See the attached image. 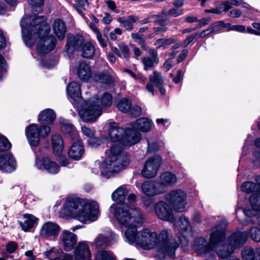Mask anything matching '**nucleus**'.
Masks as SVG:
<instances>
[{
    "mask_svg": "<svg viewBox=\"0 0 260 260\" xmlns=\"http://www.w3.org/2000/svg\"><path fill=\"white\" fill-rule=\"evenodd\" d=\"M109 138L112 144L106 151L108 159L105 167L109 173L121 171L129 163V158L123 150L140 142L141 134L132 127L124 129L115 122H109Z\"/></svg>",
    "mask_w": 260,
    "mask_h": 260,
    "instance_id": "obj_1",
    "label": "nucleus"
},
{
    "mask_svg": "<svg viewBox=\"0 0 260 260\" xmlns=\"http://www.w3.org/2000/svg\"><path fill=\"white\" fill-rule=\"evenodd\" d=\"M46 21V16L34 15L24 17L20 21L22 37L26 46L31 47L39 37L37 50L40 54L52 51L56 43L55 38L49 35L50 27Z\"/></svg>",
    "mask_w": 260,
    "mask_h": 260,
    "instance_id": "obj_2",
    "label": "nucleus"
},
{
    "mask_svg": "<svg viewBox=\"0 0 260 260\" xmlns=\"http://www.w3.org/2000/svg\"><path fill=\"white\" fill-rule=\"evenodd\" d=\"M140 237L138 246L146 250L156 249L155 260H162L166 256L175 257L178 244L175 240L169 238L168 230H162L158 236L156 232L144 229L140 231Z\"/></svg>",
    "mask_w": 260,
    "mask_h": 260,
    "instance_id": "obj_3",
    "label": "nucleus"
},
{
    "mask_svg": "<svg viewBox=\"0 0 260 260\" xmlns=\"http://www.w3.org/2000/svg\"><path fill=\"white\" fill-rule=\"evenodd\" d=\"M130 209L112 205L110 211L120 224L128 228L124 234L125 241L129 244L138 246L140 232H138L137 229L142 224L143 216L139 208L133 206Z\"/></svg>",
    "mask_w": 260,
    "mask_h": 260,
    "instance_id": "obj_4",
    "label": "nucleus"
},
{
    "mask_svg": "<svg viewBox=\"0 0 260 260\" xmlns=\"http://www.w3.org/2000/svg\"><path fill=\"white\" fill-rule=\"evenodd\" d=\"M61 213L66 217H72L83 223L92 222L98 219L99 206L95 201L87 202L78 198H69Z\"/></svg>",
    "mask_w": 260,
    "mask_h": 260,
    "instance_id": "obj_5",
    "label": "nucleus"
},
{
    "mask_svg": "<svg viewBox=\"0 0 260 260\" xmlns=\"http://www.w3.org/2000/svg\"><path fill=\"white\" fill-rule=\"evenodd\" d=\"M112 96L108 92L104 93L100 99L96 96L85 102L79 110V115L85 122H93L102 114V108L111 105Z\"/></svg>",
    "mask_w": 260,
    "mask_h": 260,
    "instance_id": "obj_6",
    "label": "nucleus"
},
{
    "mask_svg": "<svg viewBox=\"0 0 260 260\" xmlns=\"http://www.w3.org/2000/svg\"><path fill=\"white\" fill-rule=\"evenodd\" d=\"M225 234L221 230H215L210 235L209 242L203 238L194 240L192 249L199 255L206 257H212L211 252L215 247H218L225 239Z\"/></svg>",
    "mask_w": 260,
    "mask_h": 260,
    "instance_id": "obj_7",
    "label": "nucleus"
},
{
    "mask_svg": "<svg viewBox=\"0 0 260 260\" xmlns=\"http://www.w3.org/2000/svg\"><path fill=\"white\" fill-rule=\"evenodd\" d=\"M247 240L246 232L234 233L229 238L228 243L226 245H223L221 243L219 246V249H216L217 254L221 258H225L233 253L236 249L243 246Z\"/></svg>",
    "mask_w": 260,
    "mask_h": 260,
    "instance_id": "obj_8",
    "label": "nucleus"
},
{
    "mask_svg": "<svg viewBox=\"0 0 260 260\" xmlns=\"http://www.w3.org/2000/svg\"><path fill=\"white\" fill-rule=\"evenodd\" d=\"M50 127L46 125L39 127L36 124H31L25 128V135L28 142L32 147H37L40 141V138L47 137L50 133Z\"/></svg>",
    "mask_w": 260,
    "mask_h": 260,
    "instance_id": "obj_9",
    "label": "nucleus"
},
{
    "mask_svg": "<svg viewBox=\"0 0 260 260\" xmlns=\"http://www.w3.org/2000/svg\"><path fill=\"white\" fill-rule=\"evenodd\" d=\"M172 209L176 212H183L186 210L187 196L181 189H174L170 192L167 198Z\"/></svg>",
    "mask_w": 260,
    "mask_h": 260,
    "instance_id": "obj_10",
    "label": "nucleus"
},
{
    "mask_svg": "<svg viewBox=\"0 0 260 260\" xmlns=\"http://www.w3.org/2000/svg\"><path fill=\"white\" fill-rule=\"evenodd\" d=\"M162 164V158L159 155L149 157L144 164L141 171L142 175L146 178L155 177Z\"/></svg>",
    "mask_w": 260,
    "mask_h": 260,
    "instance_id": "obj_11",
    "label": "nucleus"
},
{
    "mask_svg": "<svg viewBox=\"0 0 260 260\" xmlns=\"http://www.w3.org/2000/svg\"><path fill=\"white\" fill-rule=\"evenodd\" d=\"M174 229L179 232L178 238L180 243L186 246L188 244V237L191 235V228L188 219L184 216H181L179 219L174 224Z\"/></svg>",
    "mask_w": 260,
    "mask_h": 260,
    "instance_id": "obj_12",
    "label": "nucleus"
},
{
    "mask_svg": "<svg viewBox=\"0 0 260 260\" xmlns=\"http://www.w3.org/2000/svg\"><path fill=\"white\" fill-rule=\"evenodd\" d=\"M84 40L82 36L80 35H73L68 34L64 51L70 58L73 57L74 52L79 51L83 44Z\"/></svg>",
    "mask_w": 260,
    "mask_h": 260,
    "instance_id": "obj_13",
    "label": "nucleus"
},
{
    "mask_svg": "<svg viewBox=\"0 0 260 260\" xmlns=\"http://www.w3.org/2000/svg\"><path fill=\"white\" fill-rule=\"evenodd\" d=\"M61 228L56 222L47 221L41 226L40 235L44 239L48 240H55L60 232Z\"/></svg>",
    "mask_w": 260,
    "mask_h": 260,
    "instance_id": "obj_14",
    "label": "nucleus"
},
{
    "mask_svg": "<svg viewBox=\"0 0 260 260\" xmlns=\"http://www.w3.org/2000/svg\"><path fill=\"white\" fill-rule=\"evenodd\" d=\"M155 212L160 220L170 222L175 221L172 209L164 201H160L155 204Z\"/></svg>",
    "mask_w": 260,
    "mask_h": 260,
    "instance_id": "obj_15",
    "label": "nucleus"
},
{
    "mask_svg": "<svg viewBox=\"0 0 260 260\" xmlns=\"http://www.w3.org/2000/svg\"><path fill=\"white\" fill-rule=\"evenodd\" d=\"M78 78L87 82L93 77L90 66L84 60L79 61L74 68Z\"/></svg>",
    "mask_w": 260,
    "mask_h": 260,
    "instance_id": "obj_16",
    "label": "nucleus"
},
{
    "mask_svg": "<svg viewBox=\"0 0 260 260\" xmlns=\"http://www.w3.org/2000/svg\"><path fill=\"white\" fill-rule=\"evenodd\" d=\"M59 239L61 242L63 249L66 251L72 250L77 244V236L69 230H63L60 235Z\"/></svg>",
    "mask_w": 260,
    "mask_h": 260,
    "instance_id": "obj_17",
    "label": "nucleus"
},
{
    "mask_svg": "<svg viewBox=\"0 0 260 260\" xmlns=\"http://www.w3.org/2000/svg\"><path fill=\"white\" fill-rule=\"evenodd\" d=\"M37 168L40 170H45L48 173L55 174L59 171V167L57 164L52 161L48 157L43 159L37 158L36 161Z\"/></svg>",
    "mask_w": 260,
    "mask_h": 260,
    "instance_id": "obj_18",
    "label": "nucleus"
},
{
    "mask_svg": "<svg viewBox=\"0 0 260 260\" xmlns=\"http://www.w3.org/2000/svg\"><path fill=\"white\" fill-rule=\"evenodd\" d=\"M142 191L146 196L153 197L163 193L165 190L164 187L156 182L146 181L141 185Z\"/></svg>",
    "mask_w": 260,
    "mask_h": 260,
    "instance_id": "obj_19",
    "label": "nucleus"
},
{
    "mask_svg": "<svg viewBox=\"0 0 260 260\" xmlns=\"http://www.w3.org/2000/svg\"><path fill=\"white\" fill-rule=\"evenodd\" d=\"M16 161L12 154L7 153L0 154V169L6 173H10L16 168Z\"/></svg>",
    "mask_w": 260,
    "mask_h": 260,
    "instance_id": "obj_20",
    "label": "nucleus"
},
{
    "mask_svg": "<svg viewBox=\"0 0 260 260\" xmlns=\"http://www.w3.org/2000/svg\"><path fill=\"white\" fill-rule=\"evenodd\" d=\"M149 82L146 85V88L148 92L152 93V95L154 94L153 86L152 85L153 83L159 88L161 94L165 93V89L162 86L164 80L160 73L154 71L153 74L149 76Z\"/></svg>",
    "mask_w": 260,
    "mask_h": 260,
    "instance_id": "obj_21",
    "label": "nucleus"
},
{
    "mask_svg": "<svg viewBox=\"0 0 260 260\" xmlns=\"http://www.w3.org/2000/svg\"><path fill=\"white\" fill-rule=\"evenodd\" d=\"M76 260H90L91 253L86 241L79 242L74 251Z\"/></svg>",
    "mask_w": 260,
    "mask_h": 260,
    "instance_id": "obj_22",
    "label": "nucleus"
},
{
    "mask_svg": "<svg viewBox=\"0 0 260 260\" xmlns=\"http://www.w3.org/2000/svg\"><path fill=\"white\" fill-rule=\"evenodd\" d=\"M74 140L68 151V154L71 158L78 160L82 158L84 153V147L80 139L77 138Z\"/></svg>",
    "mask_w": 260,
    "mask_h": 260,
    "instance_id": "obj_23",
    "label": "nucleus"
},
{
    "mask_svg": "<svg viewBox=\"0 0 260 260\" xmlns=\"http://www.w3.org/2000/svg\"><path fill=\"white\" fill-rule=\"evenodd\" d=\"M249 201L252 210L245 209L243 210L244 214L247 216H259L260 213L258 215L256 212H260V193L253 194L249 198Z\"/></svg>",
    "mask_w": 260,
    "mask_h": 260,
    "instance_id": "obj_24",
    "label": "nucleus"
},
{
    "mask_svg": "<svg viewBox=\"0 0 260 260\" xmlns=\"http://www.w3.org/2000/svg\"><path fill=\"white\" fill-rule=\"evenodd\" d=\"M153 122L147 118H141L136 120L131 124V126L135 131L146 133L151 131Z\"/></svg>",
    "mask_w": 260,
    "mask_h": 260,
    "instance_id": "obj_25",
    "label": "nucleus"
},
{
    "mask_svg": "<svg viewBox=\"0 0 260 260\" xmlns=\"http://www.w3.org/2000/svg\"><path fill=\"white\" fill-rule=\"evenodd\" d=\"M54 34L59 40L64 39L67 32V27L64 22L60 19H56L54 21L52 26Z\"/></svg>",
    "mask_w": 260,
    "mask_h": 260,
    "instance_id": "obj_26",
    "label": "nucleus"
},
{
    "mask_svg": "<svg viewBox=\"0 0 260 260\" xmlns=\"http://www.w3.org/2000/svg\"><path fill=\"white\" fill-rule=\"evenodd\" d=\"M106 155L107 154H106ZM106 159L101 164L99 161H96L94 165V167L92 168L91 170L93 173L98 174L100 172L102 176L108 178L113 176L115 174L119 173L120 171L109 172V173L108 169H107L105 167L106 161H107L108 159L107 155H106Z\"/></svg>",
    "mask_w": 260,
    "mask_h": 260,
    "instance_id": "obj_27",
    "label": "nucleus"
},
{
    "mask_svg": "<svg viewBox=\"0 0 260 260\" xmlns=\"http://www.w3.org/2000/svg\"><path fill=\"white\" fill-rule=\"evenodd\" d=\"M80 86V84L75 81L71 82L68 86V93L75 101L80 99L81 96Z\"/></svg>",
    "mask_w": 260,
    "mask_h": 260,
    "instance_id": "obj_28",
    "label": "nucleus"
},
{
    "mask_svg": "<svg viewBox=\"0 0 260 260\" xmlns=\"http://www.w3.org/2000/svg\"><path fill=\"white\" fill-rule=\"evenodd\" d=\"M56 118V114L51 109H46L43 111L39 116V121L42 123L50 124L53 122Z\"/></svg>",
    "mask_w": 260,
    "mask_h": 260,
    "instance_id": "obj_29",
    "label": "nucleus"
},
{
    "mask_svg": "<svg viewBox=\"0 0 260 260\" xmlns=\"http://www.w3.org/2000/svg\"><path fill=\"white\" fill-rule=\"evenodd\" d=\"M177 180V179L175 174L166 172L161 174L159 184L162 187L171 186L176 183Z\"/></svg>",
    "mask_w": 260,
    "mask_h": 260,
    "instance_id": "obj_30",
    "label": "nucleus"
},
{
    "mask_svg": "<svg viewBox=\"0 0 260 260\" xmlns=\"http://www.w3.org/2000/svg\"><path fill=\"white\" fill-rule=\"evenodd\" d=\"M51 144L54 153L56 155L60 154L64 148V143L61 137L57 134L52 135Z\"/></svg>",
    "mask_w": 260,
    "mask_h": 260,
    "instance_id": "obj_31",
    "label": "nucleus"
},
{
    "mask_svg": "<svg viewBox=\"0 0 260 260\" xmlns=\"http://www.w3.org/2000/svg\"><path fill=\"white\" fill-rule=\"evenodd\" d=\"M128 192V190L125 186H121L113 192L112 199L114 201L122 204L125 200Z\"/></svg>",
    "mask_w": 260,
    "mask_h": 260,
    "instance_id": "obj_32",
    "label": "nucleus"
},
{
    "mask_svg": "<svg viewBox=\"0 0 260 260\" xmlns=\"http://www.w3.org/2000/svg\"><path fill=\"white\" fill-rule=\"evenodd\" d=\"M112 243L110 239L103 234L98 235L94 241L91 243L96 248H105L111 245Z\"/></svg>",
    "mask_w": 260,
    "mask_h": 260,
    "instance_id": "obj_33",
    "label": "nucleus"
},
{
    "mask_svg": "<svg viewBox=\"0 0 260 260\" xmlns=\"http://www.w3.org/2000/svg\"><path fill=\"white\" fill-rule=\"evenodd\" d=\"M23 217L25 219L24 221H19V223L22 229L27 232L33 227L34 224L38 221V218L31 214H24Z\"/></svg>",
    "mask_w": 260,
    "mask_h": 260,
    "instance_id": "obj_34",
    "label": "nucleus"
},
{
    "mask_svg": "<svg viewBox=\"0 0 260 260\" xmlns=\"http://www.w3.org/2000/svg\"><path fill=\"white\" fill-rule=\"evenodd\" d=\"M78 51L81 53L84 58H91L94 54L95 49L93 45L89 42H84Z\"/></svg>",
    "mask_w": 260,
    "mask_h": 260,
    "instance_id": "obj_35",
    "label": "nucleus"
},
{
    "mask_svg": "<svg viewBox=\"0 0 260 260\" xmlns=\"http://www.w3.org/2000/svg\"><path fill=\"white\" fill-rule=\"evenodd\" d=\"M95 260H116V257L111 251L99 250L94 254Z\"/></svg>",
    "mask_w": 260,
    "mask_h": 260,
    "instance_id": "obj_36",
    "label": "nucleus"
},
{
    "mask_svg": "<svg viewBox=\"0 0 260 260\" xmlns=\"http://www.w3.org/2000/svg\"><path fill=\"white\" fill-rule=\"evenodd\" d=\"M176 42L177 39L174 37L169 38H164L156 40L154 45L157 49L163 48L165 49L169 48L171 45L176 43Z\"/></svg>",
    "mask_w": 260,
    "mask_h": 260,
    "instance_id": "obj_37",
    "label": "nucleus"
},
{
    "mask_svg": "<svg viewBox=\"0 0 260 260\" xmlns=\"http://www.w3.org/2000/svg\"><path fill=\"white\" fill-rule=\"evenodd\" d=\"M61 128L64 133L68 134L72 138L73 140L78 138L77 132L75 129L74 126L69 122L63 120Z\"/></svg>",
    "mask_w": 260,
    "mask_h": 260,
    "instance_id": "obj_38",
    "label": "nucleus"
},
{
    "mask_svg": "<svg viewBox=\"0 0 260 260\" xmlns=\"http://www.w3.org/2000/svg\"><path fill=\"white\" fill-rule=\"evenodd\" d=\"M92 79L95 82L110 84L113 82V79L109 74L105 73L98 72L93 75Z\"/></svg>",
    "mask_w": 260,
    "mask_h": 260,
    "instance_id": "obj_39",
    "label": "nucleus"
},
{
    "mask_svg": "<svg viewBox=\"0 0 260 260\" xmlns=\"http://www.w3.org/2000/svg\"><path fill=\"white\" fill-rule=\"evenodd\" d=\"M127 203H126L124 204H123V205H118V204H113V205H115L117 206L118 207H122V208L123 207L125 209H126L127 210H131L130 208L133 206L135 207V208H137V207H136L133 204V203H135L136 201V196L135 194H134V193L129 194L127 197ZM138 208H139L141 211V210L139 207H138Z\"/></svg>",
    "mask_w": 260,
    "mask_h": 260,
    "instance_id": "obj_40",
    "label": "nucleus"
},
{
    "mask_svg": "<svg viewBox=\"0 0 260 260\" xmlns=\"http://www.w3.org/2000/svg\"><path fill=\"white\" fill-rule=\"evenodd\" d=\"M243 260H254L255 252L254 249L250 247H245L241 252Z\"/></svg>",
    "mask_w": 260,
    "mask_h": 260,
    "instance_id": "obj_41",
    "label": "nucleus"
},
{
    "mask_svg": "<svg viewBox=\"0 0 260 260\" xmlns=\"http://www.w3.org/2000/svg\"><path fill=\"white\" fill-rule=\"evenodd\" d=\"M259 186L252 182H245L242 184L241 190L246 193H250L253 191H258Z\"/></svg>",
    "mask_w": 260,
    "mask_h": 260,
    "instance_id": "obj_42",
    "label": "nucleus"
},
{
    "mask_svg": "<svg viewBox=\"0 0 260 260\" xmlns=\"http://www.w3.org/2000/svg\"><path fill=\"white\" fill-rule=\"evenodd\" d=\"M117 108L122 112H128L131 108V102L126 98H123L118 103Z\"/></svg>",
    "mask_w": 260,
    "mask_h": 260,
    "instance_id": "obj_43",
    "label": "nucleus"
},
{
    "mask_svg": "<svg viewBox=\"0 0 260 260\" xmlns=\"http://www.w3.org/2000/svg\"><path fill=\"white\" fill-rule=\"evenodd\" d=\"M62 251L56 248H52L45 252L46 256L50 260H57L61 256Z\"/></svg>",
    "mask_w": 260,
    "mask_h": 260,
    "instance_id": "obj_44",
    "label": "nucleus"
},
{
    "mask_svg": "<svg viewBox=\"0 0 260 260\" xmlns=\"http://www.w3.org/2000/svg\"><path fill=\"white\" fill-rule=\"evenodd\" d=\"M76 3L73 5L74 8L78 12V13L82 16H84L83 10L85 9L84 7L86 5H88L87 0H75Z\"/></svg>",
    "mask_w": 260,
    "mask_h": 260,
    "instance_id": "obj_45",
    "label": "nucleus"
},
{
    "mask_svg": "<svg viewBox=\"0 0 260 260\" xmlns=\"http://www.w3.org/2000/svg\"><path fill=\"white\" fill-rule=\"evenodd\" d=\"M131 37L137 43L141 45L143 49H147V45L143 35H140L139 33H133L131 34Z\"/></svg>",
    "mask_w": 260,
    "mask_h": 260,
    "instance_id": "obj_46",
    "label": "nucleus"
},
{
    "mask_svg": "<svg viewBox=\"0 0 260 260\" xmlns=\"http://www.w3.org/2000/svg\"><path fill=\"white\" fill-rule=\"evenodd\" d=\"M11 144L6 137L0 135V151H5L10 149Z\"/></svg>",
    "mask_w": 260,
    "mask_h": 260,
    "instance_id": "obj_47",
    "label": "nucleus"
},
{
    "mask_svg": "<svg viewBox=\"0 0 260 260\" xmlns=\"http://www.w3.org/2000/svg\"><path fill=\"white\" fill-rule=\"evenodd\" d=\"M142 201L144 207L148 212H152L153 211L154 207L155 206H154L153 201L152 199L144 197L142 198Z\"/></svg>",
    "mask_w": 260,
    "mask_h": 260,
    "instance_id": "obj_48",
    "label": "nucleus"
},
{
    "mask_svg": "<svg viewBox=\"0 0 260 260\" xmlns=\"http://www.w3.org/2000/svg\"><path fill=\"white\" fill-rule=\"evenodd\" d=\"M249 235L253 241L260 242V229L256 226L251 228L249 231Z\"/></svg>",
    "mask_w": 260,
    "mask_h": 260,
    "instance_id": "obj_49",
    "label": "nucleus"
},
{
    "mask_svg": "<svg viewBox=\"0 0 260 260\" xmlns=\"http://www.w3.org/2000/svg\"><path fill=\"white\" fill-rule=\"evenodd\" d=\"M117 21L122 25L125 30L131 31L133 29V25L124 17L117 18Z\"/></svg>",
    "mask_w": 260,
    "mask_h": 260,
    "instance_id": "obj_50",
    "label": "nucleus"
},
{
    "mask_svg": "<svg viewBox=\"0 0 260 260\" xmlns=\"http://www.w3.org/2000/svg\"><path fill=\"white\" fill-rule=\"evenodd\" d=\"M184 11L182 9H178L176 8H172L169 10H164L162 11V14L165 15H171L174 17H177L183 14Z\"/></svg>",
    "mask_w": 260,
    "mask_h": 260,
    "instance_id": "obj_51",
    "label": "nucleus"
},
{
    "mask_svg": "<svg viewBox=\"0 0 260 260\" xmlns=\"http://www.w3.org/2000/svg\"><path fill=\"white\" fill-rule=\"evenodd\" d=\"M81 131L83 135L86 136L89 138L93 137L95 133L94 129H91L85 125L82 126Z\"/></svg>",
    "mask_w": 260,
    "mask_h": 260,
    "instance_id": "obj_52",
    "label": "nucleus"
},
{
    "mask_svg": "<svg viewBox=\"0 0 260 260\" xmlns=\"http://www.w3.org/2000/svg\"><path fill=\"white\" fill-rule=\"evenodd\" d=\"M211 26L214 29V31H215L219 30L220 27L228 28V29L230 28L231 24L230 23H225L223 21H219L212 24Z\"/></svg>",
    "mask_w": 260,
    "mask_h": 260,
    "instance_id": "obj_53",
    "label": "nucleus"
},
{
    "mask_svg": "<svg viewBox=\"0 0 260 260\" xmlns=\"http://www.w3.org/2000/svg\"><path fill=\"white\" fill-rule=\"evenodd\" d=\"M118 47L122 52V56L126 59L128 58L129 57V50L128 46L123 43H121L119 44Z\"/></svg>",
    "mask_w": 260,
    "mask_h": 260,
    "instance_id": "obj_54",
    "label": "nucleus"
},
{
    "mask_svg": "<svg viewBox=\"0 0 260 260\" xmlns=\"http://www.w3.org/2000/svg\"><path fill=\"white\" fill-rule=\"evenodd\" d=\"M142 62L144 65V69L146 71L148 68L152 67L155 63L154 60L148 57H144L142 59Z\"/></svg>",
    "mask_w": 260,
    "mask_h": 260,
    "instance_id": "obj_55",
    "label": "nucleus"
},
{
    "mask_svg": "<svg viewBox=\"0 0 260 260\" xmlns=\"http://www.w3.org/2000/svg\"><path fill=\"white\" fill-rule=\"evenodd\" d=\"M6 247L7 252L12 253L17 249L18 245L14 241H10L6 244Z\"/></svg>",
    "mask_w": 260,
    "mask_h": 260,
    "instance_id": "obj_56",
    "label": "nucleus"
},
{
    "mask_svg": "<svg viewBox=\"0 0 260 260\" xmlns=\"http://www.w3.org/2000/svg\"><path fill=\"white\" fill-rule=\"evenodd\" d=\"M28 4L34 9L42 7L44 0H27Z\"/></svg>",
    "mask_w": 260,
    "mask_h": 260,
    "instance_id": "obj_57",
    "label": "nucleus"
},
{
    "mask_svg": "<svg viewBox=\"0 0 260 260\" xmlns=\"http://www.w3.org/2000/svg\"><path fill=\"white\" fill-rule=\"evenodd\" d=\"M128 112L133 116H139L141 114V108L138 106H134L133 107H131Z\"/></svg>",
    "mask_w": 260,
    "mask_h": 260,
    "instance_id": "obj_58",
    "label": "nucleus"
},
{
    "mask_svg": "<svg viewBox=\"0 0 260 260\" xmlns=\"http://www.w3.org/2000/svg\"><path fill=\"white\" fill-rule=\"evenodd\" d=\"M42 65L48 69L53 68L56 64V62L50 59L42 60L41 61Z\"/></svg>",
    "mask_w": 260,
    "mask_h": 260,
    "instance_id": "obj_59",
    "label": "nucleus"
},
{
    "mask_svg": "<svg viewBox=\"0 0 260 260\" xmlns=\"http://www.w3.org/2000/svg\"><path fill=\"white\" fill-rule=\"evenodd\" d=\"M102 142L100 139L96 138H89L88 141V145L92 147H96L101 145Z\"/></svg>",
    "mask_w": 260,
    "mask_h": 260,
    "instance_id": "obj_60",
    "label": "nucleus"
},
{
    "mask_svg": "<svg viewBox=\"0 0 260 260\" xmlns=\"http://www.w3.org/2000/svg\"><path fill=\"white\" fill-rule=\"evenodd\" d=\"M148 54L151 56V59L154 60L155 63H157L159 62V59L157 57V52L153 48H151L148 50Z\"/></svg>",
    "mask_w": 260,
    "mask_h": 260,
    "instance_id": "obj_61",
    "label": "nucleus"
},
{
    "mask_svg": "<svg viewBox=\"0 0 260 260\" xmlns=\"http://www.w3.org/2000/svg\"><path fill=\"white\" fill-rule=\"evenodd\" d=\"M232 30L243 32L246 30V28L244 25H234L233 26H230V28H229L228 29V30Z\"/></svg>",
    "mask_w": 260,
    "mask_h": 260,
    "instance_id": "obj_62",
    "label": "nucleus"
},
{
    "mask_svg": "<svg viewBox=\"0 0 260 260\" xmlns=\"http://www.w3.org/2000/svg\"><path fill=\"white\" fill-rule=\"evenodd\" d=\"M198 36V34L196 33L187 37L182 43V46L184 47L187 46Z\"/></svg>",
    "mask_w": 260,
    "mask_h": 260,
    "instance_id": "obj_63",
    "label": "nucleus"
},
{
    "mask_svg": "<svg viewBox=\"0 0 260 260\" xmlns=\"http://www.w3.org/2000/svg\"><path fill=\"white\" fill-rule=\"evenodd\" d=\"M214 32V29L212 28L211 26L203 31H202L200 34H198V37L200 38H204L208 35Z\"/></svg>",
    "mask_w": 260,
    "mask_h": 260,
    "instance_id": "obj_64",
    "label": "nucleus"
}]
</instances>
